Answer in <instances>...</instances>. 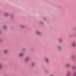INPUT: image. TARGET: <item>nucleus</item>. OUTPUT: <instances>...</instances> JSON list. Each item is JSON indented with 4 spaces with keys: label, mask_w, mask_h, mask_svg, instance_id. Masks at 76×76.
Returning a JSON list of instances; mask_svg holds the SVG:
<instances>
[{
    "label": "nucleus",
    "mask_w": 76,
    "mask_h": 76,
    "mask_svg": "<svg viewBox=\"0 0 76 76\" xmlns=\"http://www.w3.org/2000/svg\"><path fill=\"white\" fill-rule=\"evenodd\" d=\"M4 16L5 17H8V16H9V14L7 12H5L4 13Z\"/></svg>",
    "instance_id": "obj_1"
},
{
    "label": "nucleus",
    "mask_w": 76,
    "mask_h": 76,
    "mask_svg": "<svg viewBox=\"0 0 76 76\" xmlns=\"http://www.w3.org/2000/svg\"><path fill=\"white\" fill-rule=\"evenodd\" d=\"M44 61H45V62L46 63H49V59L48 58H45V59H44Z\"/></svg>",
    "instance_id": "obj_2"
},
{
    "label": "nucleus",
    "mask_w": 76,
    "mask_h": 76,
    "mask_svg": "<svg viewBox=\"0 0 76 76\" xmlns=\"http://www.w3.org/2000/svg\"><path fill=\"white\" fill-rule=\"evenodd\" d=\"M8 52V50L7 49H6L4 50V51H3L4 54H7Z\"/></svg>",
    "instance_id": "obj_3"
},
{
    "label": "nucleus",
    "mask_w": 76,
    "mask_h": 76,
    "mask_svg": "<svg viewBox=\"0 0 76 76\" xmlns=\"http://www.w3.org/2000/svg\"><path fill=\"white\" fill-rule=\"evenodd\" d=\"M71 46L72 47H74L75 46V42H72V44H71Z\"/></svg>",
    "instance_id": "obj_4"
},
{
    "label": "nucleus",
    "mask_w": 76,
    "mask_h": 76,
    "mask_svg": "<svg viewBox=\"0 0 76 76\" xmlns=\"http://www.w3.org/2000/svg\"><path fill=\"white\" fill-rule=\"evenodd\" d=\"M35 34H37L38 35H41V33H40V32H39V31H35Z\"/></svg>",
    "instance_id": "obj_5"
},
{
    "label": "nucleus",
    "mask_w": 76,
    "mask_h": 76,
    "mask_svg": "<svg viewBox=\"0 0 76 76\" xmlns=\"http://www.w3.org/2000/svg\"><path fill=\"white\" fill-rule=\"evenodd\" d=\"M23 56H24V53H19V55H18V56L20 57H22Z\"/></svg>",
    "instance_id": "obj_6"
},
{
    "label": "nucleus",
    "mask_w": 76,
    "mask_h": 76,
    "mask_svg": "<svg viewBox=\"0 0 76 76\" xmlns=\"http://www.w3.org/2000/svg\"><path fill=\"white\" fill-rule=\"evenodd\" d=\"M70 73H71V72L68 71V72H67V73L66 74V76H70Z\"/></svg>",
    "instance_id": "obj_7"
},
{
    "label": "nucleus",
    "mask_w": 76,
    "mask_h": 76,
    "mask_svg": "<svg viewBox=\"0 0 76 76\" xmlns=\"http://www.w3.org/2000/svg\"><path fill=\"white\" fill-rule=\"evenodd\" d=\"M65 66L66 67H69L70 66V64H66L65 65Z\"/></svg>",
    "instance_id": "obj_8"
},
{
    "label": "nucleus",
    "mask_w": 76,
    "mask_h": 76,
    "mask_svg": "<svg viewBox=\"0 0 76 76\" xmlns=\"http://www.w3.org/2000/svg\"><path fill=\"white\" fill-rule=\"evenodd\" d=\"M58 42H62V39H58Z\"/></svg>",
    "instance_id": "obj_9"
},
{
    "label": "nucleus",
    "mask_w": 76,
    "mask_h": 76,
    "mask_svg": "<svg viewBox=\"0 0 76 76\" xmlns=\"http://www.w3.org/2000/svg\"><path fill=\"white\" fill-rule=\"evenodd\" d=\"M28 57L26 58L25 59V61H28Z\"/></svg>",
    "instance_id": "obj_10"
},
{
    "label": "nucleus",
    "mask_w": 76,
    "mask_h": 76,
    "mask_svg": "<svg viewBox=\"0 0 76 76\" xmlns=\"http://www.w3.org/2000/svg\"><path fill=\"white\" fill-rule=\"evenodd\" d=\"M58 50H61V47L60 46H58Z\"/></svg>",
    "instance_id": "obj_11"
},
{
    "label": "nucleus",
    "mask_w": 76,
    "mask_h": 76,
    "mask_svg": "<svg viewBox=\"0 0 76 76\" xmlns=\"http://www.w3.org/2000/svg\"><path fill=\"white\" fill-rule=\"evenodd\" d=\"M25 27V26H24V25H21V26H20V28H24V27Z\"/></svg>",
    "instance_id": "obj_12"
},
{
    "label": "nucleus",
    "mask_w": 76,
    "mask_h": 76,
    "mask_svg": "<svg viewBox=\"0 0 76 76\" xmlns=\"http://www.w3.org/2000/svg\"><path fill=\"white\" fill-rule=\"evenodd\" d=\"M35 64L34 63H31V66H33L35 65Z\"/></svg>",
    "instance_id": "obj_13"
},
{
    "label": "nucleus",
    "mask_w": 76,
    "mask_h": 76,
    "mask_svg": "<svg viewBox=\"0 0 76 76\" xmlns=\"http://www.w3.org/2000/svg\"><path fill=\"white\" fill-rule=\"evenodd\" d=\"M71 57H72V58H73V59H75V56L72 55V56H71Z\"/></svg>",
    "instance_id": "obj_14"
},
{
    "label": "nucleus",
    "mask_w": 76,
    "mask_h": 76,
    "mask_svg": "<svg viewBox=\"0 0 76 76\" xmlns=\"http://www.w3.org/2000/svg\"><path fill=\"white\" fill-rule=\"evenodd\" d=\"M14 18V15H12L11 16V18L12 19Z\"/></svg>",
    "instance_id": "obj_15"
},
{
    "label": "nucleus",
    "mask_w": 76,
    "mask_h": 76,
    "mask_svg": "<svg viewBox=\"0 0 76 76\" xmlns=\"http://www.w3.org/2000/svg\"><path fill=\"white\" fill-rule=\"evenodd\" d=\"M4 29H6V26H4Z\"/></svg>",
    "instance_id": "obj_16"
},
{
    "label": "nucleus",
    "mask_w": 76,
    "mask_h": 76,
    "mask_svg": "<svg viewBox=\"0 0 76 76\" xmlns=\"http://www.w3.org/2000/svg\"><path fill=\"white\" fill-rule=\"evenodd\" d=\"M74 68H75V66L72 67V69H74Z\"/></svg>",
    "instance_id": "obj_17"
},
{
    "label": "nucleus",
    "mask_w": 76,
    "mask_h": 76,
    "mask_svg": "<svg viewBox=\"0 0 76 76\" xmlns=\"http://www.w3.org/2000/svg\"><path fill=\"white\" fill-rule=\"evenodd\" d=\"M73 76H76V73H75V74H74V75H73Z\"/></svg>",
    "instance_id": "obj_18"
},
{
    "label": "nucleus",
    "mask_w": 76,
    "mask_h": 76,
    "mask_svg": "<svg viewBox=\"0 0 76 76\" xmlns=\"http://www.w3.org/2000/svg\"><path fill=\"white\" fill-rule=\"evenodd\" d=\"M50 76H53V75L51 74L50 75Z\"/></svg>",
    "instance_id": "obj_19"
},
{
    "label": "nucleus",
    "mask_w": 76,
    "mask_h": 76,
    "mask_svg": "<svg viewBox=\"0 0 76 76\" xmlns=\"http://www.w3.org/2000/svg\"><path fill=\"white\" fill-rule=\"evenodd\" d=\"M1 68V65H0V68Z\"/></svg>",
    "instance_id": "obj_20"
}]
</instances>
